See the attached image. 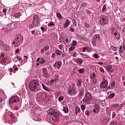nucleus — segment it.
<instances>
[{
	"label": "nucleus",
	"mask_w": 125,
	"mask_h": 125,
	"mask_svg": "<svg viewBox=\"0 0 125 125\" xmlns=\"http://www.w3.org/2000/svg\"><path fill=\"white\" fill-rule=\"evenodd\" d=\"M40 84V83L37 80H33L30 81L29 83V88L31 91L32 92H36L38 86Z\"/></svg>",
	"instance_id": "nucleus-1"
},
{
	"label": "nucleus",
	"mask_w": 125,
	"mask_h": 125,
	"mask_svg": "<svg viewBox=\"0 0 125 125\" xmlns=\"http://www.w3.org/2000/svg\"><path fill=\"white\" fill-rule=\"evenodd\" d=\"M99 23L101 26H105L109 24V17L107 16L101 15L99 17Z\"/></svg>",
	"instance_id": "nucleus-2"
},
{
	"label": "nucleus",
	"mask_w": 125,
	"mask_h": 125,
	"mask_svg": "<svg viewBox=\"0 0 125 125\" xmlns=\"http://www.w3.org/2000/svg\"><path fill=\"white\" fill-rule=\"evenodd\" d=\"M23 42V37H18L14 39L13 44L15 47H18Z\"/></svg>",
	"instance_id": "nucleus-3"
},
{
	"label": "nucleus",
	"mask_w": 125,
	"mask_h": 125,
	"mask_svg": "<svg viewBox=\"0 0 125 125\" xmlns=\"http://www.w3.org/2000/svg\"><path fill=\"white\" fill-rule=\"evenodd\" d=\"M67 93L68 95L73 96V95H76L77 94V90L76 88L74 86H69L68 88Z\"/></svg>",
	"instance_id": "nucleus-4"
},
{
	"label": "nucleus",
	"mask_w": 125,
	"mask_h": 125,
	"mask_svg": "<svg viewBox=\"0 0 125 125\" xmlns=\"http://www.w3.org/2000/svg\"><path fill=\"white\" fill-rule=\"evenodd\" d=\"M96 42H100V35L96 34L94 35L92 42V44L94 46H96Z\"/></svg>",
	"instance_id": "nucleus-5"
},
{
	"label": "nucleus",
	"mask_w": 125,
	"mask_h": 125,
	"mask_svg": "<svg viewBox=\"0 0 125 125\" xmlns=\"http://www.w3.org/2000/svg\"><path fill=\"white\" fill-rule=\"evenodd\" d=\"M31 117L34 121H40L42 120V114H37V112L33 113Z\"/></svg>",
	"instance_id": "nucleus-6"
},
{
	"label": "nucleus",
	"mask_w": 125,
	"mask_h": 125,
	"mask_svg": "<svg viewBox=\"0 0 125 125\" xmlns=\"http://www.w3.org/2000/svg\"><path fill=\"white\" fill-rule=\"evenodd\" d=\"M39 22H40V20H39V16L38 15H34L33 16V20L32 21V24L37 27L39 25Z\"/></svg>",
	"instance_id": "nucleus-7"
},
{
	"label": "nucleus",
	"mask_w": 125,
	"mask_h": 125,
	"mask_svg": "<svg viewBox=\"0 0 125 125\" xmlns=\"http://www.w3.org/2000/svg\"><path fill=\"white\" fill-rule=\"evenodd\" d=\"M18 101H19L18 97H17V96H13L9 99V103L11 104L12 103H16V102H18Z\"/></svg>",
	"instance_id": "nucleus-8"
},
{
	"label": "nucleus",
	"mask_w": 125,
	"mask_h": 125,
	"mask_svg": "<svg viewBox=\"0 0 125 125\" xmlns=\"http://www.w3.org/2000/svg\"><path fill=\"white\" fill-rule=\"evenodd\" d=\"M100 111V106L97 104H95L94 105V109H93V112L94 114H98Z\"/></svg>",
	"instance_id": "nucleus-9"
},
{
	"label": "nucleus",
	"mask_w": 125,
	"mask_h": 125,
	"mask_svg": "<svg viewBox=\"0 0 125 125\" xmlns=\"http://www.w3.org/2000/svg\"><path fill=\"white\" fill-rule=\"evenodd\" d=\"M42 73L45 78H49V77H50V75L47 72V69L45 67L42 68Z\"/></svg>",
	"instance_id": "nucleus-10"
},
{
	"label": "nucleus",
	"mask_w": 125,
	"mask_h": 125,
	"mask_svg": "<svg viewBox=\"0 0 125 125\" xmlns=\"http://www.w3.org/2000/svg\"><path fill=\"white\" fill-rule=\"evenodd\" d=\"M100 86L101 88H105V87H107L108 86V82L106 79H103L102 82L100 84Z\"/></svg>",
	"instance_id": "nucleus-11"
},
{
	"label": "nucleus",
	"mask_w": 125,
	"mask_h": 125,
	"mask_svg": "<svg viewBox=\"0 0 125 125\" xmlns=\"http://www.w3.org/2000/svg\"><path fill=\"white\" fill-rule=\"evenodd\" d=\"M62 65V62L60 61L56 62L54 64L53 67H57V69H60Z\"/></svg>",
	"instance_id": "nucleus-12"
},
{
	"label": "nucleus",
	"mask_w": 125,
	"mask_h": 125,
	"mask_svg": "<svg viewBox=\"0 0 125 125\" xmlns=\"http://www.w3.org/2000/svg\"><path fill=\"white\" fill-rule=\"evenodd\" d=\"M48 115H51V116L55 115V110L50 109L47 111Z\"/></svg>",
	"instance_id": "nucleus-13"
},
{
	"label": "nucleus",
	"mask_w": 125,
	"mask_h": 125,
	"mask_svg": "<svg viewBox=\"0 0 125 125\" xmlns=\"http://www.w3.org/2000/svg\"><path fill=\"white\" fill-rule=\"evenodd\" d=\"M110 31H111V34L113 35L118 32V29H117L116 27H111L110 28Z\"/></svg>",
	"instance_id": "nucleus-14"
},
{
	"label": "nucleus",
	"mask_w": 125,
	"mask_h": 125,
	"mask_svg": "<svg viewBox=\"0 0 125 125\" xmlns=\"http://www.w3.org/2000/svg\"><path fill=\"white\" fill-rule=\"evenodd\" d=\"M51 119L52 123H56V122L58 121V118L56 115H52V116L51 117Z\"/></svg>",
	"instance_id": "nucleus-15"
},
{
	"label": "nucleus",
	"mask_w": 125,
	"mask_h": 125,
	"mask_svg": "<svg viewBox=\"0 0 125 125\" xmlns=\"http://www.w3.org/2000/svg\"><path fill=\"white\" fill-rule=\"evenodd\" d=\"M69 25H70V21H69L68 19H66L65 20V22L63 25V28H67Z\"/></svg>",
	"instance_id": "nucleus-16"
},
{
	"label": "nucleus",
	"mask_w": 125,
	"mask_h": 125,
	"mask_svg": "<svg viewBox=\"0 0 125 125\" xmlns=\"http://www.w3.org/2000/svg\"><path fill=\"white\" fill-rule=\"evenodd\" d=\"M48 49H49V46H45V47H43V48L41 50V53H43L44 51H47Z\"/></svg>",
	"instance_id": "nucleus-17"
},
{
	"label": "nucleus",
	"mask_w": 125,
	"mask_h": 125,
	"mask_svg": "<svg viewBox=\"0 0 125 125\" xmlns=\"http://www.w3.org/2000/svg\"><path fill=\"white\" fill-rule=\"evenodd\" d=\"M113 36L115 37L116 40H120V39H121V35L118 32H116V33L113 34Z\"/></svg>",
	"instance_id": "nucleus-18"
},
{
	"label": "nucleus",
	"mask_w": 125,
	"mask_h": 125,
	"mask_svg": "<svg viewBox=\"0 0 125 125\" xmlns=\"http://www.w3.org/2000/svg\"><path fill=\"white\" fill-rule=\"evenodd\" d=\"M90 77L91 80H94L95 79H96V74H95L94 72H93L90 74Z\"/></svg>",
	"instance_id": "nucleus-19"
},
{
	"label": "nucleus",
	"mask_w": 125,
	"mask_h": 125,
	"mask_svg": "<svg viewBox=\"0 0 125 125\" xmlns=\"http://www.w3.org/2000/svg\"><path fill=\"white\" fill-rule=\"evenodd\" d=\"M79 113H81V108L78 106L75 107V114L78 115Z\"/></svg>",
	"instance_id": "nucleus-20"
},
{
	"label": "nucleus",
	"mask_w": 125,
	"mask_h": 125,
	"mask_svg": "<svg viewBox=\"0 0 125 125\" xmlns=\"http://www.w3.org/2000/svg\"><path fill=\"white\" fill-rule=\"evenodd\" d=\"M85 97L86 99H88L89 98H92V96H91V95L90 94V93L87 92L85 95Z\"/></svg>",
	"instance_id": "nucleus-21"
},
{
	"label": "nucleus",
	"mask_w": 125,
	"mask_h": 125,
	"mask_svg": "<svg viewBox=\"0 0 125 125\" xmlns=\"http://www.w3.org/2000/svg\"><path fill=\"white\" fill-rule=\"evenodd\" d=\"M63 111L64 113H69V108H68V106L67 105H64L63 106Z\"/></svg>",
	"instance_id": "nucleus-22"
},
{
	"label": "nucleus",
	"mask_w": 125,
	"mask_h": 125,
	"mask_svg": "<svg viewBox=\"0 0 125 125\" xmlns=\"http://www.w3.org/2000/svg\"><path fill=\"white\" fill-rule=\"evenodd\" d=\"M21 15H22V13H21V12H20L19 13H16L15 14H14V17L15 18H19Z\"/></svg>",
	"instance_id": "nucleus-23"
},
{
	"label": "nucleus",
	"mask_w": 125,
	"mask_h": 125,
	"mask_svg": "<svg viewBox=\"0 0 125 125\" xmlns=\"http://www.w3.org/2000/svg\"><path fill=\"white\" fill-rule=\"evenodd\" d=\"M82 83H83V81H82V79H78L77 82V85L78 87H79L80 85H82Z\"/></svg>",
	"instance_id": "nucleus-24"
},
{
	"label": "nucleus",
	"mask_w": 125,
	"mask_h": 125,
	"mask_svg": "<svg viewBox=\"0 0 125 125\" xmlns=\"http://www.w3.org/2000/svg\"><path fill=\"white\" fill-rule=\"evenodd\" d=\"M10 117L11 118V121L12 122V123H14V122L15 121V118L14 117V115L13 114H10Z\"/></svg>",
	"instance_id": "nucleus-25"
},
{
	"label": "nucleus",
	"mask_w": 125,
	"mask_h": 125,
	"mask_svg": "<svg viewBox=\"0 0 125 125\" xmlns=\"http://www.w3.org/2000/svg\"><path fill=\"white\" fill-rule=\"evenodd\" d=\"M57 17L59 20H62V15L60 13H57Z\"/></svg>",
	"instance_id": "nucleus-26"
},
{
	"label": "nucleus",
	"mask_w": 125,
	"mask_h": 125,
	"mask_svg": "<svg viewBox=\"0 0 125 125\" xmlns=\"http://www.w3.org/2000/svg\"><path fill=\"white\" fill-rule=\"evenodd\" d=\"M55 52L57 55H61V54H62V52L60 50H57Z\"/></svg>",
	"instance_id": "nucleus-27"
},
{
	"label": "nucleus",
	"mask_w": 125,
	"mask_h": 125,
	"mask_svg": "<svg viewBox=\"0 0 125 125\" xmlns=\"http://www.w3.org/2000/svg\"><path fill=\"white\" fill-rule=\"evenodd\" d=\"M76 62H77V63L78 64H83V60H82L81 59H77L76 60Z\"/></svg>",
	"instance_id": "nucleus-28"
},
{
	"label": "nucleus",
	"mask_w": 125,
	"mask_h": 125,
	"mask_svg": "<svg viewBox=\"0 0 125 125\" xmlns=\"http://www.w3.org/2000/svg\"><path fill=\"white\" fill-rule=\"evenodd\" d=\"M84 68H81L79 70H78V72L79 73H80V74H83V73H84Z\"/></svg>",
	"instance_id": "nucleus-29"
},
{
	"label": "nucleus",
	"mask_w": 125,
	"mask_h": 125,
	"mask_svg": "<svg viewBox=\"0 0 125 125\" xmlns=\"http://www.w3.org/2000/svg\"><path fill=\"white\" fill-rule=\"evenodd\" d=\"M42 84L43 89H44V90H46V91H48L49 89L47 86H46V85H44L43 83H42Z\"/></svg>",
	"instance_id": "nucleus-30"
},
{
	"label": "nucleus",
	"mask_w": 125,
	"mask_h": 125,
	"mask_svg": "<svg viewBox=\"0 0 125 125\" xmlns=\"http://www.w3.org/2000/svg\"><path fill=\"white\" fill-rule=\"evenodd\" d=\"M59 77V75L58 74H55L54 75V80L55 81V82H58V81Z\"/></svg>",
	"instance_id": "nucleus-31"
},
{
	"label": "nucleus",
	"mask_w": 125,
	"mask_h": 125,
	"mask_svg": "<svg viewBox=\"0 0 125 125\" xmlns=\"http://www.w3.org/2000/svg\"><path fill=\"white\" fill-rule=\"evenodd\" d=\"M45 62V60L43 58H41L40 59V61L39 62L40 64H43Z\"/></svg>",
	"instance_id": "nucleus-32"
},
{
	"label": "nucleus",
	"mask_w": 125,
	"mask_h": 125,
	"mask_svg": "<svg viewBox=\"0 0 125 125\" xmlns=\"http://www.w3.org/2000/svg\"><path fill=\"white\" fill-rule=\"evenodd\" d=\"M41 97L42 98V99H45L46 98V94L42 93L41 94Z\"/></svg>",
	"instance_id": "nucleus-33"
},
{
	"label": "nucleus",
	"mask_w": 125,
	"mask_h": 125,
	"mask_svg": "<svg viewBox=\"0 0 125 125\" xmlns=\"http://www.w3.org/2000/svg\"><path fill=\"white\" fill-rule=\"evenodd\" d=\"M114 97H115V94L111 93L109 95L108 98H109V99H112V98H114Z\"/></svg>",
	"instance_id": "nucleus-34"
},
{
	"label": "nucleus",
	"mask_w": 125,
	"mask_h": 125,
	"mask_svg": "<svg viewBox=\"0 0 125 125\" xmlns=\"http://www.w3.org/2000/svg\"><path fill=\"white\" fill-rule=\"evenodd\" d=\"M119 105H120L119 103H115L112 105V107H113V108H118Z\"/></svg>",
	"instance_id": "nucleus-35"
},
{
	"label": "nucleus",
	"mask_w": 125,
	"mask_h": 125,
	"mask_svg": "<svg viewBox=\"0 0 125 125\" xmlns=\"http://www.w3.org/2000/svg\"><path fill=\"white\" fill-rule=\"evenodd\" d=\"M84 93H83V90H81L80 92L79 93V96H83Z\"/></svg>",
	"instance_id": "nucleus-36"
},
{
	"label": "nucleus",
	"mask_w": 125,
	"mask_h": 125,
	"mask_svg": "<svg viewBox=\"0 0 125 125\" xmlns=\"http://www.w3.org/2000/svg\"><path fill=\"white\" fill-rule=\"evenodd\" d=\"M88 100V104H92V98H90L89 99H87Z\"/></svg>",
	"instance_id": "nucleus-37"
},
{
	"label": "nucleus",
	"mask_w": 125,
	"mask_h": 125,
	"mask_svg": "<svg viewBox=\"0 0 125 125\" xmlns=\"http://www.w3.org/2000/svg\"><path fill=\"white\" fill-rule=\"evenodd\" d=\"M81 108L82 111H84L85 110V105L82 104L81 105Z\"/></svg>",
	"instance_id": "nucleus-38"
},
{
	"label": "nucleus",
	"mask_w": 125,
	"mask_h": 125,
	"mask_svg": "<svg viewBox=\"0 0 125 125\" xmlns=\"http://www.w3.org/2000/svg\"><path fill=\"white\" fill-rule=\"evenodd\" d=\"M81 6H82V7H86V6H87V3L86 2H83L81 4Z\"/></svg>",
	"instance_id": "nucleus-39"
},
{
	"label": "nucleus",
	"mask_w": 125,
	"mask_h": 125,
	"mask_svg": "<svg viewBox=\"0 0 125 125\" xmlns=\"http://www.w3.org/2000/svg\"><path fill=\"white\" fill-rule=\"evenodd\" d=\"M112 69V66L111 65H107L106 66V71H108Z\"/></svg>",
	"instance_id": "nucleus-40"
},
{
	"label": "nucleus",
	"mask_w": 125,
	"mask_h": 125,
	"mask_svg": "<svg viewBox=\"0 0 125 125\" xmlns=\"http://www.w3.org/2000/svg\"><path fill=\"white\" fill-rule=\"evenodd\" d=\"M81 55H82V57L84 58H88V56L86 55H84V54L81 53Z\"/></svg>",
	"instance_id": "nucleus-41"
},
{
	"label": "nucleus",
	"mask_w": 125,
	"mask_h": 125,
	"mask_svg": "<svg viewBox=\"0 0 125 125\" xmlns=\"http://www.w3.org/2000/svg\"><path fill=\"white\" fill-rule=\"evenodd\" d=\"M84 25L86 28H89L90 27V25L87 23V22H85Z\"/></svg>",
	"instance_id": "nucleus-42"
},
{
	"label": "nucleus",
	"mask_w": 125,
	"mask_h": 125,
	"mask_svg": "<svg viewBox=\"0 0 125 125\" xmlns=\"http://www.w3.org/2000/svg\"><path fill=\"white\" fill-rule=\"evenodd\" d=\"M58 100L59 101H62V100H64V96H61L59 98Z\"/></svg>",
	"instance_id": "nucleus-43"
},
{
	"label": "nucleus",
	"mask_w": 125,
	"mask_h": 125,
	"mask_svg": "<svg viewBox=\"0 0 125 125\" xmlns=\"http://www.w3.org/2000/svg\"><path fill=\"white\" fill-rule=\"evenodd\" d=\"M72 45V46H76L77 45V42L73 41Z\"/></svg>",
	"instance_id": "nucleus-44"
},
{
	"label": "nucleus",
	"mask_w": 125,
	"mask_h": 125,
	"mask_svg": "<svg viewBox=\"0 0 125 125\" xmlns=\"http://www.w3.org/2000/svg\"><path fill=\"white\" fill-rule=\"evenodd\" d=\"M74 49H75V47L73 46L69 48L68 51H69L70 52V51H73V50H74Z\"/></svg>",
	"instance_id": "nucleus-45"
},
{
	"label": "nucleus",
	"mask_w": 125,
	"mask_h": 125,
	"mask_svg": "<svg viewBox=\"0 0 125 125\" xmlns=\"http://www.w3.org/2000/svg\"><path fill=\"white\" fill-rule=\"evenodd\" d=\"M110 125H117V123L116 122L112 121V122H110Z\"/></svg>",
	"instance_id": "nucleus-46"
},
{
	"label": "nucleus",
	"mask_w": 125,
	"mask_h": 125,
	"mask_svg": "<svg viewBox=\"0 0 125 125\" xmlns=\"http://www.w3.org/2000/svg\"><path fill=\"white\" fill-rule=\"evenodd\" d=\"M94 58H96V59H98V58H100V56L98 55L97 54H95L94 55Z\"/></svg>",
	"instance_id": "nucleus-47"
},
{
	"label": "nucleus",
	"mask_w": 125,
	"mask_h": 125,
	"mask_svg": "<svg viewBox=\"0 0 125 125\" xmlns=\"http://www.w3.org/2000/svg\"><path fill=\"white\" fill-rule=\"evenodd\" d=\"M99 70L100 71V72H101L102 73H105V70H104V69L102 67H100L99 68Z\"/></svg>",
	"instance_id": "nucleus-48"
},
{
	"label": "nucleus",
	"mask_w": 125,
	"mask_h": 125,
	"mask_svg": "<svg viewBox=\"0 0 125 125\" xmlns=\"http://www.w3.org/2000/svg\"><path fill=\"white\" fill-rule=\"evenodd\" d=\"M78 55V54L76 52H74L72 54L73 57H77V56Z\"/></svg>",
	"instance_id": "nucleus-49"
},
{
	"label": "nucleus",
	"mask_w": 125,
	"mask_h": 125,
	"mask_svg": "<svg viewBox=\"0 0 125 125\" xmlns=\"http://www.w3.org/2000/svg\"><path fill=\"white\" fill-rule=\"evenodd\" d=\"M55 115L57 116H58V117H60V113H59L58 111H55Z\"/></svg>",
	"instance_id": "nucleus-50"
},
{
	"label": "nucleus",
	"mask_w": 125,
	"mask_h": 125,
	"mask_svg": "<svg viewBox=\"0 0 125 125\" xmlns=\"http://www.w3.org/2000/svg\"><path fill=\"white\" fill-rule=\"evenodd\" d=\"M103 12H105L106 11V6L104 5L102 9Z\"/></svg>",
	"instance_id": "nucleus-51"
},
{
	"label": "nucleus",
	"mask_w": 125,
	"mask_h": 125,
	"mask_svg": "<svg viewBox=\"0 0 125 125\" xmlns=\"http://www.w3.org/2000/svg\"><path fill=\"white\" fill-rule=\"evenodd\" d=\"M83 100L84 101L85 103H86L87 104V105H88V101L87 99H86L85 98V99H83Z\"/></svg>",
	"instance_id": "nucleus-52"
},
{
	"label": "nucleus",
	"mask_w": 125,
	"mask_h": 125,
	"mask_svg": "<svg viewBox=\"0 0 125 125\" xmlns=\"http://www.w3.org/2000/svg\"><path fill=\"white\" fill-rule=\"evenodd\" d=\"M72 22L74 26H76L77 25V21H76V20H72Z\"/></svg>",
	"instance_id": "nucleus-53"
},
{
	"label": "nucleus",
	"mask_w": 125,
	"mask_h": 125,
	"mask_svg": "<svg viewBox=\"0 0 125 125\" xmlns=\"http://www.w3.org/2000/svg\"><path fill=\"white\" fill-rule=\"evenodd\" d=\"M47 121L48 122H49V123H52V120L51 119V117L47 118Z\"/></svg>",
	"instance_id": "nucleus-54"
},
{
	"label": "nucleus",
	"mask_w": 125,
	"mask_h": 125,
	"mask_svg": "<svg viewBox=\"0 0 125 125\" xmlns=\"http://www.w3.org/2000/svg\"><path fill=\"white\" fill-rule=\"evenodd\" d=\"M85 115H87V116H89L90 115V113H89V111L87 110L85 112Z\"/></svg>",
	"instance_id": "nucleus-55"
},
{
	"label": "nucleus",
	"mask_w": 125,
	"mask_h": 125,
	"mask_svg": "<svg viewBox=\"0 0 125 125\" xmlns=\"http://www.w3.org/2000/svg\"><path fill=\"white\" fill-rule=\"evenodd\" d=\"M116 83L114 81H113L111 83V86L112 87H114V86H115V84Z\"/></svg>",
	"instance_id": "nucleus-56"
},
{
	"label": "nucleus",
	"mask_w": 125,
	"mask_h": 125,
	"mask_svg": "<svg viewBox=\"0 0 125 125\" xmlns=\"http://www.w3.org/2000/svg\"><path fill=\"white\" fill-rule=\"evenodd\" d=\"M117 49H118V47H113L112 48V50H113V51H117Z\"/></svg>",
	"instance_id": "nucleus-57"
},
{
	"label": "nucleus",
	"mask_w": 125,
	"mask_h": 125,
	"mask_svg": "<svg viewBox=\"0 0 125 125\" xmlns=\"http://www.w3.org/2000/svg\"><path fill=\"white\" fill-rule=\"evenodd\" d=\"M112 118H115L116 117V112H113L112 114Z\"/></svg>",
	"instance_id": "nucleus-58"
},
{
	"label": "nucleus",
	"mask_w": 125,
	"mask_h": 125,
	"mask_svg": "<svg viewBox=\"0 0 125 125\" xmlns=\"http://www.w3.org/2000/svg\"><path fill=\"white\" fill-rule=\"evenodd\" d=\"M16 57L19 60V61L22 60V58H21L20 56H17Z\"/></svg>",
	"instance_id": "nucleus-59"
},
{
	"label": "nucleus",
	"mask_w": 125,
	"mask_h": 125,
	"mask_svg": "<svg viewBox=\"0 0 125 125\" xmlns=\"http://www.w3.org/2000/svg\"><path fill=\"white\" fill-rule=\"evenodd\" d=\"M108 72H109V74H110V73L112 74L114 72V69H110L108 70Z\"/></svg>",
	"instance_id": "nucleus-60"
},
{
	"label": "nucleus",
	"mask_w": 125,
	"mask_h": 125,
	"mask_svg": "<svg viewBox=\"0 0 125 125\" xmlns=\"http://www.w3.org/2000/svg\"><path fill=\"white\" fill-rule=\"evenodd\" d=\"M41 29L42 30V31H46V29H44V27L43 26H42L41 27Z\"/></svg>",
	"instance_id": "nucleus-61"
},
{
	"label": "nucleus",
	"mask_w": 125,
	"mask_h": 125,
	"mask_svg": "<svg viewBox=\"0 0 125 125\" xmlns=\"http://www.w3.org/2000/svg\"><path fill=\"white\" fill-rule=\"evenodd\" d=\"M87 51H88V52H91V51H92V49H91L89 48H87Z\"/></svg>",
	"instance_id": "nucleus-62"
},
{
	"label": "nucleus",
	"mask_w": 125,
	"mask_h": 125,
	"mask_svg": "<svg viewBox=\"0 0 125 125\" xmlns=\"http://www.w3.org/2000/svg\"><path fill=\"white\" fill-rule=\"evenodd\" d=\"M48 26H54V23H53V22H51L50 24H49L48 25Z\"/></svg>",
	"instance_id": "nucleus-63"
},
{
	"label": "nucleus",
	"mask_w": 125,
	"mask_h": 125,
	"mask_svg": "<svg viewBox=\"0 0 125 125\" xmlns=\"http://www.w3.org/2000/svg\"><path fill=\"white\" fill-rule=\"evenodd\" d=\"M55 56H56L55 53H53L51 55V58H54V57H55Z\"/></svg>",
	"instance_id": "nucleus-64"
}]
</instances>
